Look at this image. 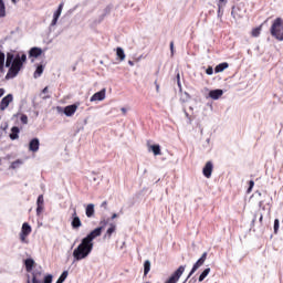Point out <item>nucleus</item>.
<instances>
[{
	"mask_svg": "<svg viewBox=\"0 0 283 283\" xmlns=\"http://www.w3.org/2000/svg\"><path fill=\"white\" fill-rule=\"evenodd\" d=\"M20 120L22 125H28V115L25 114L21 115Z\"/></svg>",
	"mask_w": 283,
	"mask_h": 283,
	"instance_id": "31",
	"label": "nucleus"
},
{
	"mask_svg": "<svg viewBox=\"0 0 283 283\" xmlns=\"http://www.w3.org/2000/svg\"><path fill=\"white\" fill-rule=\"evenodd\" d=\"M238 12H240V8L232 7L231 17H233L234 19H240V14H238Z\"/></svg>",
	"mask_w": 283,
	"mask_h": 283,
	"instance_id": "25",
	"label": "nucleus"
},
{
	"mask_svg": "<svg viewBox=\"0 0 283 283\" xmlns=\"http://www.w3.org/2000/svg\"><path fill=\"white\" fill-rule=\"evenodd\" d=\"M78 109V105L72 104L64 107V114L65 116H74L76 114V111Z\"/></svg>",
	"mask_w": 283,
	"mask_h": 283,
	"instance_id": "11",
	"label": "nucleus"
},
{
	"mask_svg": "<svg viewBox=\"0 0 283 283\" xmlns=\"http://www.w3.org/2000/svg\"><path fill=\"white\" fill-rule=\"evenodd\" d=\"M102 207H107V201H104L103 203H102Z\"/></svg>",
	"mask_w": 283,
	"mask_h": 283,
	"instance_id": "45",
	"label": "nucleus"
},
{
	"mask_svg": "<svg viewBox=\"0 0 283 283\" xmlns=\"http://www.w3.org/2000/svg\"><path fill=\"white\" fill-rule=\"evenodd\" d=\"M202 174L205 178H211V175L213 174V163L207 161L202 169Z\"/></svg>",
	"mask_w": 283,
	"mask_h": 283,
	"instance_id": "8",
	"label": "nucleus"
},
{
	"mask_svg": "<svg viewBox=\"0 0 283 283\" xmlns=\"http://www.w3.org/2000/svg\"><path fill=\"white\" fill-rule=\"evenodd\" d=\"M20 165H23V160H22V159H17L15 161H13V163L11 164V169H18V167H19Z\"/></svg>",
	"mask_w": 283,
	"mask_h": 283,
	"instance_id": "28",
	"label": "nucleus"
},
{
	"mask_svg": "<svg viewBox=\"0 0 283 283\" xmlns=\"http://www.w3.org/2000/svg\"><path fill=\"white\" fill-rule=\"evenodd\" d=\"M25 270L28 273L32 272V269H34V261L32 259H27L24 261Z\"/></svg>",
	"mask_w": 283,
	"mask_h": 283,
	"instance_id": "17",
	"label": "nucleus"
},
{
	"mask_svg": "<svg viewBox=\"0 0 283 283\" xmlns=\"http://www.w3.org/2000/svg\"><path fill=\"white\" fill-rule=\"evenodd\" d=\"M261 32H262V27H258V28L252 30L251 35L256 38V36H260Z\"/></svg>",
	"mask_w": 283,
	"mask_h": 283,
	"instance_id": "27",
	"label": "nucleus"
},
{
	"mask_svg": "<svg viewBox=\"0 0 283 283\" xmlns=\"http://www.w3.org/2000/svg\"><path fill=\"white\" fill-rule=\"evenodd\" d=\"M40 213H43V206H38L36 208V216H39Z\"/></svg>",
	"mask_w": 283,
	"mask_h": 283,
	"instance_id": "36",
	"label": "nucleus"
},
{
	"mask_svg": "<svg viewBox=\"0 0 283 283\" xmlns=\"http://www.w3.org/2000/svg\"><path fill=\"white\" fill-rule=\"evenodd\" d=\"M85 213L88 218H94L95 210H94V205L93 203H90V205L86 206Z\"/></svg>",
	"mask_w": 283,
	"mask_h": 283,
	"instance_id": "18",
	"label": "nucleus"
},
{
	"mask_svg": "<svg viewBox=\"0 0 283 283\" xmlns=\"http://www.w3.org/2000/svg\"><path fill=\"white\" fill-rule=\"evenodd\" d=\"M43 65H39L33 74L34 78H39L41 76V74H43Z\"/></svg>",
	"mask_w": 283,
	"mask_h": 283,
	"instance_id": "24",
	"label": "nucleus"
},
{
	"mask_svg": "<svg viewBox=\"0 0 283 283\" xmlns=\"http://www.w3.org/2000/svg\"><path fill=\"white\" fill-rule=\"evenodd\" d=\"M253 187H255V181L250 180L249 181L248 193H251V191H253Z\"/></svg>",
	"mask_w": 283,
	"mask_h": 283,
	"instance_id": "32",
	"label": "nucleus"
},
{
	"mask_svg": "<svg viewBox=\"0 0 283 283\" xmlns=\"http://www.w3.org/2000/svg\"><path fill=\"white\" fill-rule=\"evenodd\" d=\"M128 64H130L132 66H134V62H133V61H128Z\"/></svg>",
	"mask_w": 283,
	"mask_h": 283,
	"instance_id": "48",
	"label": "nucleus"
},
{
	"mask_svg": "<svg viewBox=\"0 0 283 283\" xmlns=\"http://www.w3.org/2000/svg\"><path fill=\"white\" fill-rule=\"evenodd\" d=\"M156 92H160V84H158V80L155 81Z\"/></svg>",
	"mask_w": 283,
	"mask_h": 283,
	"instance_id": "38",
	"label": "nucleus"
},
{
	"mask_svg": "<svg viewBox=\"0 0 283 283\" xmlns=\"http://www.w3.org/2000/svg\"><path fill=\"white\" fill-rule=\"evenodd\" d=\"M209 273H211V268L205 269L199 276V282H205V279L207 277V275H209Z\"/></svg>",
	"mask_w": 283,
	"mask_h": 283,
	"instance_id": "22",
	"label": "nucleus"
},
{
	"mask_svg": "<svg viewBox=\"0 0 283 283\" xmlns=\"http://www.w3.org/2000/svg\"><path fill=\"white\" fill-rule=\"evenodd\" d=\"M27 283H30V280H28Z\"/></svg>",
	"mask_w": 283,
	"mask_h": 283,
	"instance_id": "52",
	"label": "nucleus"
},
{
	"mask_svg": "<svg viewBox=\"0 0 283 283\" xmlns=\"http://www.w3.org/2000/svg\"><path fill=\"white\" fill-rule=\"evenodd\" d=\"M0 165H2V159L0 158Z\"/></svg>",
	"mask_w": 283,
	"mask_h": 283,
	"instance_id": "51",
	"label": "nucleus"
},
{
	"mask_svg": "<svg viewBox=\"0 0 283 283\" xmlns=\"http://www.w3.org/2000/svg\"><path fill=\"white\" fill-rule=\"evenodd\" d=\"M43 54V50L38 46H33L29 51V59H39Z\"/></svg>",
	"mask_w": 283,
	"mask_h": 283,
	"instance_id": "9",
	"label": "nucleus"
},
{
	"mask_svg": "<svg viewBox=\"0 0 283 283\" xmlns=\"http://www.w3.org/2000/svg\"><path fill=\"white\" fill-rule=\"evenodd\" d=\"M6 67V54L0 51V72H3Z\"/></svg>",
	"mask_w": 283,
	"mask_h": 283,
	"instance_id": "20",
	"label": "nucleus"
},
{
	"mask_svg": "<svg viewBox=\"0 0 283 283\" xmlns=\"http://www.w3.org/2000/svg\"><path fill=\"white\" fill-rule=\"evenodd\" d=\"M6 94V88H0V98Z\"/></svg>",
	"mask_w": 283,
	"mask_h": 283,
	"instance_id": "39",
	"label": "nucleus"
},
{
	"mask_svg": "<svg viewBox=\"0 0 283 283\" xmlns=\"http://www.w3.org/2000/svg\"><path fill=\"white\" fill-rule=\"evenodd\" d=\"M103 233V227H98L90 232L84 239H82L81 244L73 251V258L77 262L81 260H85L90 253H92L94 249V240L99 238Z\"/></svg>",
	"mask_w": 283,
	"mask_h": 283,
	"instance_id": "1",
	"label": "nucleus"
},
{
	"mask_svg": "<svg viewBox=\"0 0 283 283\" xmlns=\"http://www.w3.org/2000/svg\"><path fill=\"white\" fill-rule=\"evenodd\" d=\"M42 98H44V99H45V98H50V95H45V96H43Z\"/></svg>",
	"mask_w": 283,
	"mask_h": 283,
	"instance_id": "49",
	"label": "nucleus"
},
{
	"mask_svg": "<svg viewBox=\"0 0 283 283\" xmlns=\"http://www.w3.org/2000/svg\"><path fill=\"white\" fill-rule=\"evenodd\" d=\"M12 1V3H17V0H11Z\"/></svg>",
	"mask_w": 283,
	"mask_h": 283,
	"instance_id": "50",
	"label": "nucleus"
},
{
	"mask_svg": "<svg viewBox=\"0 0 283 283\" xmlns=\"http://www.w3.org/2000/svg\"><path fill=\"white\" fill-rule=\"evenodd\" d=\"M71 227L75 230H78L81 227H83V222L81 221L78 213H76V208L73 209V213L71 216Z\"/></svg>",
	"mask_w": 283,
	"mask_h": 283,
	"instance_id": "6",
	"label": "nucleus"
},
{
	"mask_svg": "<svg viewBox=\"0 0 283 283\" xmlns=\"http://www.w3.org/2000/svg\"><path fill=\"white\" fill-rule=\"evenodd\" d=\"M0 17H6V3H3V0H0Z\"/></svg>",
	"mask_w": 283,
	"mask_h": 283,
	"instance_id": "26",
	"label": "nucleus"
},
{
	"mask_svg": "<svg viewBox=\"0 0 283 283\" xmlns=\"http://www.w3.org/2000/svg\"><path fill=\"white\" fill-rule=\"evenodd\" d=\"M44 202H45V201H44V199H43V195H40V196L38 197L36 205L40 206V207H43Z\"/></svg>",
	"mask_w": 283,
	"mask_h": 283,
	"instance_id": "30",
	"label": "nucleus"
},
{
	"mask_svg": "<svg viewBox=\"0 0 283 283\" xmlns=\"http://www.w3.org/2000/svg\"><path fill=\"white\" fill-rule=\"evenodd\" d=\"M228 67H229V63L223 62V63L218 64L214 67V72H216V74H220V72H224V70H227Z\"/></svg>",
	"mask_w": 283,
	"mask_h": 283,
	"instance_id": "15",
	"label": "nucleus"
},
{
	"mask_svg": "<svg viewBox=\"0 0 283 283\" xmlns=\"http://www.w3.org/2000/svg\"><path fill=\"white\" fill-rule=\"evenodd\" d=\"M177 85H178L179 90H182V84L180 83V81L177 82Z\"/></svg>",
	"mask_w": 283,
	"mask_h": 283,
	"instance_id": "44",
	"label": "nucleus"
},
{
	"mask_svg": "<svg viewBox=\"0 0 283 283\" xmlns=\"http://www.w3.org/2000/svg\"><path fill=\"white\" fill-rule=\"evenodd\" d=\"M28 61V55L23 53L22 55L12 53H7L6 67H9V71L6 75L7 81L10 78H17L21 70H23V64Z\"/></svg>",
	"mask_w": 283,
	"mask_h": 283,
	"instance_id": "2",
	"label": "nucleus"
},
{
	"mask_svg": "<svg viewBox=\"0 0 283 283\" xmlns=\"http://www.w3.org/2000/svg\"><path fill=\"white\" fill-rule=\"evenodd\" d=\"M44 283H52V274H48V275L44 277Z\"/></svg>",
	"mask_w": 283,
	"mask_h": 283,
	"instance_id": "34",
	"label": "nucleus"
},
{
	"mask_svg": "<svg viewBox=\"0 0 283 283\" xmlns=\"http://www.w3.org/2000/svg\"><path fill=\"white\" fill-rule=\"evenodd\" d=\"M170 51H171V54H174V41L170 42Z\"/></svg>",
	"mask_w": 283,
	"mask_h": 283,
	"instance_id": "42",
	"label": "nucleus"
},
{
	"mask_svg": "<svg viewBox=\"0 0 283 283\" xmlns=\"http://www.w3.org/2000/svg\"><path fill=\"white\" fill-rule=\"evenodd\" d=\"M63 6H65V3H60L57 10L54 12L51 25H56V23H59V18L61 17V12H63Z\"/></svg>",
	"mask_w": 283,
	"mask_h": 283,
	"instance_id": "10",
	"label": "nucleus"
},
{
	"mask_svg": "<svg viewBox=\"0 0 283 283\" xmlns=\"http://www.w3.org/2000/svg\"><path fill=\"white\" fill-rule=\"evenodd\" d=\"M149 271H151V262L149 260H146L144 262V276L147 277Z\"/></svg>",
	"mask_w": 283,
	"mask_h": 283,
	"instance_id": "19",
	"label": "nucleus"
},
{
	"mask_svg": "<svg viewBox=\"0 0 283 283\" xmlns=\"http://www.w3.org/2000/svg\"><path fill=\"white\" fill-rule=\"evenodd\" d=\"M48 92H49V87L45 86V87L42 90V94H48Z\"/></svg>",
	"mask_w": 283,
	"mask_h": 283,
	"instance_id": "40",
	"label": "nucleus"
},
{
	"mask_svg": "<svg viewBox=\"0 0 283 283\" xmlns=\"http://www.w3.org/2000/svg\"><path fill=\"white\" fill-rule=\"evenodd\" d=\"M116 218H118V214L113 213V214H112V220H116Z\"/></svg>",
	"mask_w": 283,
	"mask_h": 283,
	"instance_id": "43",
	"label": "nucleus"
},
{
	"mask_svg": "<svg viewBox=\"0 0 283 283\" xmlns=\"http://www.w3.org/2000/svg\"><path fill=\"white\" fill-rule=\"evenodd\" d=\"M262 220H264V216L261 214L259 222H262Z\"/></svg>",
	"mask_w": 283,
	"mask_h": 283,
	"instance_id": "46",
	"label": "nucleus"
},
{
	"mask_svg": "<svg viewBox=\"0 0 283 283\" xmlns=\"http://www.w3.org/2000/svg\"><path fill=\"white\" fill-rule=\"evenodd\" d=\"M39 138H33L30 143H29V149L30 151H39Z\"/></svg>",
	"mask_w": 283,
	"mask_h": 283,
	"instance_id": "14",
	"label": "nucleus"
},
{
	"mask_svg": "<svg viewBox=\"0 0 283 283\" xmlns=\"http://www.w3.org/2000/svg\"><path fill=\"white\" fill-rule=\"evenodd\" d=\"M116 55L119 59V61H125V51L123 50V48L116 49Z\"/></svg>",
	"mask_w": 283,
	"mask_h": 283,
	"instance_id": "23",
	"label": "nucleus"
},
{
	"mask_svg": "<svg viewBox=\"0 0 283 283\" xmlns=\"http://www.w3.org/2000/svg\"><path fill=\"white\" fill-rule=\"evenodd\" d=\"M224 92L222 90H212L209 92V97L212 98V101H218Z\"/></svg>",
	"mask_w": 283,
	"mask_h": 283,
	"instance_id": "13",
	"label": "nucleus"
},
{
	"mask_svg": "<svg viewBox=\"0 0 283 283\" xmlns=\"http://www.w3.org/2000/svg\"><path fill=\"white\" fill-rule=\"evenodd\" d=\"M12 101H14V96L12 94L6 95L0 102V112H6Z\"/></svg>",
	"mask_w": 283,
	"mask_h": 283,
	"instance_id": "7",
	"label": "nucleus"
},
{
	"mask_svg": "<svg viewBox=\"0 0 283 283\" xmlns=\"http://www.w3.org/2000/svg\"><path fill=\"white\" fill-rule=\"evenodd\" d=\"M270 33L276 41H283V19L276 18L270 29Z\"/></svg>",
	"mask_w": 283,
	"mask_h": 283,
	"instance_id": "3",
	"label": "nucleus"
},
{
	"mask_svg": "<svg viewBox=\"0 0 283 283\" xmlns=\"http://www.w3.org/2000/svg\"><path fill=\"white\" fill-rule=\"evenodd\" d=\"M206 74H208V76H211L213 74V67L209 66L207 70H206Z\"/></svg>",
	"mask_w": 283,
	"mask_h": 283,
	"instance_id": "35",
	"label": "nucleus"
},
{
	"mask_svg": "<svg viewBox=\"0 0 283 283\" xmlns=\"http://www.w3.org/2000/svg\"><path fill=\"white\" fill-rule=\"evenodd\" d=\"M279 230H280V220L275 219L274 220V233H277Z\"/></svg>",
	"mask_w": 283,
	"mask_h": 283,
	"instance_id": "33",
	"label": "nucleus"
},
{
	"mask_svg": "<svg viewBox=\"0 0 283 283\" xmlns=\"http://www.w3.org/2000/svg\"><path fill=\"white\" fill-rule=\"evenodd\" d=\"M116 231V226L111 224V227L107 229L106 233L108 234V238H112V233Z\"/></svg>",
	"mask_w": 283,
	"mask_h": 283,
	"instance_id": "29",
	"label": "nucleus"
},
{
	"mask_svg": "<svg viewBox=\"0 0 283 283\" xmlns=\"http://www.w3.org/2000/svg\"><path fill=\"white\" fill-rule=\"evenodd\" d=\"M222 3H227V0H219V4H218L219 11L222 9Z\"/></svg>",
	"mask_w": 283,
	"mask_h": 283,
	"instance_id": "37",
	"label": "nucleus"
},
{
	"mask_svg": "<svg viewBox=\"0 0 283 283\" xmlns=\"http://www.w3.org/2000/svg\"><path fill=\"white\" fill-rule=\"evenodd\" d=\"M186 265H180L169 277L166 280L165 283H178L180 277H182V273H185Z\"/></svg>",
	"mask_w": 283,
	"mask_h": 283,
	"instance_id": "5",
	"label": "nucleus"
},
{
	"mask_svg": "<svg viewBox=\"0 0 283 283\" xmlns=\"http://www.w3.org/2000/svg\"><path fill=\"white\" fill-rule=\"evenodd\" d=\"M120 112L124 114V116L127 114V108H125V107H122L120 108Z\"/></svg>",
	"mask_w": 283,
	"mask_h": 283,
	"instance_id": "41",
	"label": "nucleus"
},
{
	"mask_svg": "<svg viewBox=\"0 0 283 283\" xmlns=\"http://www.w3.org/2000/svg\"><path fill=\"white\" fill-rule=\"evenodd\" d=\"M105 88H103L102 91L95 93L92 97H91V103H94L96 101H105Z\"/></svg>",
	"mask_w": 283,
	"mask_h": 283,
	"instance_id": "12",
	"label": "nucleus"
},
{
	"mask_svg": "<svg viewBox=\"0 0 283 283\" xmlns=\"http://www.w3.org/2000/svg\"><path fill=\"white\" fill-rule=\"evenodd\" d=\"M30 233H32V227L30 226V223L24 222L22 224L21 232H20V241L22 242V244L30 243V241L28 240V237L30 235Z\"/></svg>",
	"mask_w": 283,
	"mask_h": 283,
	"instance_id": "4",
	"label": "nucleus"
},
{
	"mask_svg": "<svg viewBox=\"0 0 283 283\" xmlns=\"http://www.w3.org/2000/svg\"><path fill=\"white\" fill-rule=\"evenodd\" d=\"M180 81V73L177 74V82Z\"/></svg>",
	"mask_w": 283,
	"mask_h": 283,
	"instance_id": "47",
	"label": "nucleus"
},
{
	"mask_svg": "<svg viewBox=\"0 0 283 283\" xmlns=\"http://www.w3.org/2000/svg\"><path fill=\"white\" fill-rule=\"evenodd\" d=\"M19 132H20L19 127L13 126L11 128V134L9 135L10 139L11 140H17L19 138Z\"/></svg>",
	"mask_w": 283,
	"mask_h": 283,
	"instance_id": "16",
	"label": "nucleus"
},
{
	"mask_svg": "<svg viewBox=\"0 0 283 283\" xmlns=\"http://www.w3.org/2000/svg\"><path fill=\"white\" fill-rule=\"evenodd\" d=\"M149 148L151 149L154 156H160V154H163L160 151V145H151Z\"/></svg>",
	"mask_w": 283,
	"mask_h": 283,
	"instance_id": "21",
	"label": "nucleus"
}]
</instances>
